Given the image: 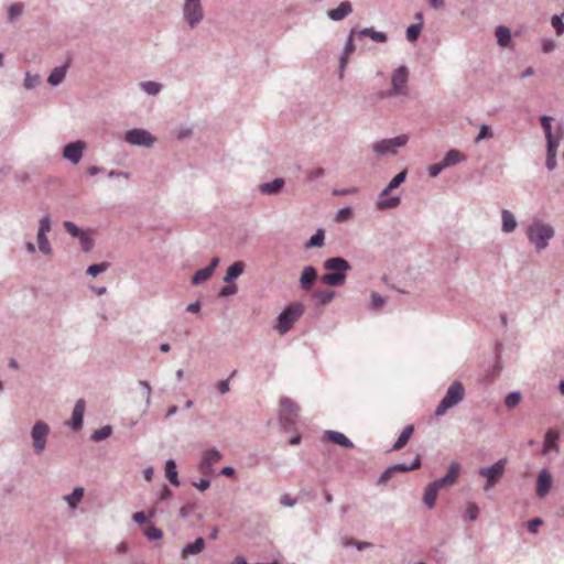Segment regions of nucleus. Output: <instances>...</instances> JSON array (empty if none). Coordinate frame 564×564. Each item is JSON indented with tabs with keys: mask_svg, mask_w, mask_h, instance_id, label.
Here are the masks:
<instances>
[{
	"mask_svg": "<svg viewBox=\"0 0 564 564\" xmlns=\"http://www.w3.org/2000/svg\"><path fill=\"white\" fill-rule=\"evenodd\" d=\"M541 46L543 53L549 54L556 48V42L552 39H544L542 40Z\"/></svg>",
	"mask_w": 564,
	"mask_h": 564,
	"instance_id": "obj_60",
	"label": "nucleus"
},
{
	"mask_svg": "<svg viewBox=\"0 0 564 564\" xmlns=\"http://www.w3.org/2000/svg\"><path fill=\"white\" fill-rule=\"evenodd\" d=\"M351 214H352V210L350 207H343L337 210L335 220L339 221V223L345 221L348 218H350Z\"/></svg>",
	"mask_w": 564,
	"mask_h": 564,
	"instance_id": "obj_56",
	"label": "nucleus"
},
{
	"mask_svg": "<svg viewBox=\"0 0 564 564\" xmlns=\"http://www.w3.org/2000/svg\"><path fill=\"white\" fill-rule=\"evenodd\" d=\"M446 167L443 166V162H440V163H436V164H433L429 167V176L434 178L436 177L443 170H445Z\"/></svg>",
	"mask_w": 564,
	"mask_h": 564,
	"instance_id": "obj_63",
	"label": "nucleus"
},
{
	"mask_svg": "<svg viewBox=\"0 0 564 564\" xmlns=\"http://www.w3.org/2000/svg\"><path fill=\"white\" fill-rule=\"evenodd\" d=\"M324 175H325V170L323 167H317V169H314V170L307 172V180L312 182V181L323 177Z\"/></svg>",
	"mask_w": 564,
	"mask_h": 564,
	"instance_id": "obj_62",
	"label": "nucleus"
},
{
	"mask_svg": "<svg viewBox=\"0 0 564 564\" xmlns=\"http://www.w3.org/2000/svg\"><path fill=\"white\" fill-rule=\"evenodd\" d=\"M86 149V142L82 140H77L70 143H67L63 149V158L69 161L73 164H77L80 162L84 151Z\"/></svg>",
	"mask_w": 564,
	"mask_h": 564,
	"instance_id": "obj_11",
	"label": "nucleus"
},
{
	"mask_svg": "<svg viewBox=\"0 0 564 564\" xmlns=\"http://www.w3.org/2000/svg\"><path fill=\"white\" fill-rule=\"evenodd\" d=\"M553 484V478L551 473L547 469H542L539 473L538 479H536V496L542 499L544 498Z\"/></svg>",
	"mask_w": 564,
	"mask_h": 564,
	"instance_id": "obj_13",
	"label": "nucleus"
},
{
	"mask_svg": "<svg viewBox=\"0 0 564 564\" xmlns=\"http://www.w3.org/2000/svg\"><path fill=\"white\" fill-rule=\"evenodd\" d=\"M546 139V153L557 155V148L560 144L561 135L547 137Z\"/></svg>",
	"mask_w": 564,
	"mask_h": 564,
	"instance_id": "obj_42",
	"label": "nucleus"
},
{
	"mask_svg": "<svg viewBox=\"0 0 564 564\" xmlns=\"http://www.w3.org/2000/svg\"><path fill=\"white\" fill-rule=\"evenodd\" d=\"M213 273L207 269L206 267L203 269H199L193 276H192V284L198 285L204 283L205 281L209 280Z\"/></svg>",
	"mask_w": 564,
	"mask_h": 564,
	"instance_id": "obj_36",
	"label": "nucleus"
},
{
	"mask_svg": "<svg viewBox=\"0 0 564 564\" xmlns=\"http://www.w3.org/2000/svg\"><path fill=\"white\" fill-rule=\"evenodd\" d=\"M560 434L555 430H547L544 435V444L542 448L543 454H547L550 452L560 453V446L557 444V440Z\"/></svg>",
	"mask_w": 564,
	"mask_h": 564,
	"instance_id": "obj_16",
	"label": "nucleus"
},
{
	"mask_svg": "<svg viewBox=\"0 0 564 564\" xmlns=\"http://www.w3.org/2000/svg\"><path fill=\"white\" fill-rule=\"evenodd\" d=\"M110 267V263L107 261L100 263H94L87 268V274L90 276H97L98 274L105 272Z\"/></svg>",
	"mask_w": 564,
	"mask_h": 564,
	"instance_id": "obj_41",
	"label": "nucleus"
},
{
	"mask_svg": "<svg viewBox=\"0 0 564 564\" xmlns=\"http://www.w3.org/2000/svg\"><path fill=\"white\" fill-rule=\"evenodd\" d=\"M506 464L507 459L502 458L490 466H485L479 469L478 474L486 478L485 490H490L497 485L505 473Z\"/></svg>",
	"mask_w": 564,
	"mask_h": 564,
	"instance_id": "obj_8",
	"label": "nucleus"
},
{
	"mask_svg": "<svg viewBox=\"0 0 564 564\" xmlns=\"http://www.w3.org/2000/svg\"><path fill=\"white\" fill-rule=\"evenodd\" d=\"M84 412L85 401L84 399H79L74 405L70 420L67 421L66 424L74 431L79 430L83 426Z\"/></svg>",
	"mask_w": 564,
	"mask_h": 564,
	"instance_id": "obj_14",
	"label": "nucleus"
},
{
	"mask_svg": "<svg viewBox=\"0 0 564 564\" xmlns=\"http://www.w3.org/2000/svg\"><path fill=\"white\" fill-rule=\"evenodd\" d=\"M284 184L285 181L283 178L276 177L272 182L260 184L259 192L263 195H275L282 191Z\"/></svg>",
	"mask_w": 564,
	"mask_h": 564,
	"instance_id": "obj_20",
	"label": "nucleus"
},
{
	"mask_svg": "<svg viewBox=\"0 0 564 564\" xmlns=\"http://www.w3.org/2000/svg\"><path fill=\"white\" fill-rule=\"evenodd\" d=\"M413 425H406L399 435L395 443L392 445V451H400L401 448H403L406 445L408 441L410 440L411 435L413 434Z\"/></svg>",
	"mask_w": 564,
	"mask_h": 564,
	"instance_id": "obj_28",
	"label": "nucleus"
},
{
	"mask_svg": "<svg viewBox=\"0 0 564 564\" xmlns=\"http://www.w3.org/2000/svg\"><path fill=\"white\" fill-rule=\"evenodd\" d=\"M466 160V156L458 150H449L444 159L443 166L448 167Z\"/></svg>",
	"mask_w": 564,
	"mask_h": 564,
	"instance_id": "obj_30",
	"label": "nucleus"
},
{
	"mask_svg": "<svg viewBox=\"0 0 564 564\" xmlns=\"http://www.w3.org/2000/svg\"><path fill=\"white\" fill-rule=\"evenodd\" d=\"M197 509V503L187 502L180 509V518L187 519Z\"/></svg>",
	"mask_w": 564,
	"mask_h": 564,
	"instance_id": "obj_52",
	"label": "nucleus"
},
{
	"mask_svg": "<svg viewBox=\"0 0 564 564\" xmlns=\"http://www.w3.org/2000/svg\"><path fill=\"white\" fill-rule=\"evenodd\" d=\"M317 280V270L313 265L305 267L300 276V285L303 290H310Z\"/></svg>",
	"mask_w": 564,
	"mask_h": 564,
	"instance_id": "obj_17",
	"label": "nucleus"
},
{
	"mask_svg": "<svg viewBox=\"0 0 564 564\" xmlns=\"http://www.w3.org/2000/svg\"><path fill=\"white\" fill-rule=\"evenodd\" d=\"M496 37H497V43L502 46V47H507L511 41V31L509 28L505 26V25H499L497 26L496 29Z\"/></svg>",
	"mask_w": 564,
	"mask_h": 564,
	"instance_id": "obj_31",
	"label": "nucleus"
},
{
	"mask_svg": "<svg viewBox=\"0 0 564 564\" xmlns=\"http://www.w3.org/2000/svg\"><path fill=\"white\" fill-rule=\"evenodd\" d=\"M406 178V171H401L398 173L388 184L386 188L381 191L377 200V207L379 209L394 208L400 204V197L393 196L389 199H383V196H387L392 189L399 187Z\"/></svg>",
	"mask_w": 564,
	"mask_h": 564,
	"instance_id": "obj_6",
	"label": "nucleus"
},
{
	"mask_svg": "<svg viewBox=\"0 0 564 564\" xmlns=\"http://www.w3.org/2000/svg\"><path fill=\"white\" fill-rule=\"evenodd\" d=\"M51 228H52V221H51V218L48 216H43L40 221H39V229H37V235H47V232L51 231Z\"/></svg>",
	"mask_w": 564,
	"mask_h": 564,
	"instance_id": "obj_46",
	"label": "nucleus"
},
{
	"mask_svg": "<svg viewBox=\"0 0 564 564\" xmlns=\"http://www.w3.org/2000/svg\"><path fill=\"white\" fill-rule=\"evenodd\" d=\"M79 242L83 251L85 252L90 251L94 246L93 239L85 232L82 237H79Z\"/></svg>",
	"mask_w": 564,
	"mask_h": 564,
	"instance_id": "obj_59",
	"label": "nucleus"
},
{
	"mask_svg": "<svg viewBox=\"0 0 564 564\" xmlns=\"http://www.w3.org/2000/svg\"><path fill=\"white\" fill-rule=\"evenodd\" d=\"M37 238V245H39V250L43 253V254H51L53 249L51 247V243L47 239V237L44 235H37L36 236Z\"/></svg>",
	"mask_w": 564,
	"mask_h": 564,
	"instance_id": "obj_45",
	"label": "nucleus"
},
{
	"mask_svg": "<svg viewBox=\"0 0 564 564\" xmlns=\"http://www.w3.org/2000/svg\"><path fill=\"white\" fill-rule=\"evenodd\" d=\"M462 466L457 462H452L448 466V470L446 473V477L449 478L451 482L455 484L458 479Z\"/></svg>",
	"mask_w": 564,
	"mask_h": 564,
	"instance_id": "obj_43",
	"label": "nucleus"
},
{
	"mask_svg": "<svg viewBox=\"0 0 564 564\" xmlns=\"http://www.w3.org/2000/svg\"><path fill=\"white\" fill-rule=\"evenodd\" d=\"M551 25L557 35L564 34V22L561 15L554 14L551 18Z\"/></svg>",
	"mask_w": 564,
	"mask_h": 564,
	"instance_id": "obj_49",
	"label": "nucleus"
},
{
	"mask_svg": "<svg viewBox=\"0 0 564 564\" xmlns=\"http://www.w3.org/2000/svg\"><path fill=\"white\" fill-rule=\"evenodd\" d=\"M323 438L325 441L334 442L344 448L354 447V443L346 435L337 431H325Z\"/></svg>",
	"mask_w": 564,
	"mask_h": 564,
	"instance_id": "obj_19",
	"label": "nucleus"
},
{
	"mask_svg": "<svg viewBox=\"0 0 564 564\" xmlns=\"http://www.w3.org/2000/svg\"><path fill=\"white\" fill-rule=\"evenodd\" d=\"M494 137L492 128L488 124H480L479 127V133L475 138L474 142L477 144L481 142L482 140H489Z\"/></svg>",
	"mask_w": 564,
	"mask_h": 564,
	"instance_id": "obj_40",
	"label": "nucleus"
},
{
	"mask_svg": "<svg viewBox=\"0 0 564 564\" xmlns=\"http://www.w3.org/2000/svg\"><path fill=\"white\" fill-rule=\"evenodd\" d=\"M126 141L132 145H141V129L135 128L127 132Z\"/></svg>",
	"mask_w": 564,
	"mask_h": 564,
	"instance_id": "obj_44",
	"label": "nucleus"
},
{
	"mask_svg": "<svg viewBox=\"0 0 564 564\" xmlns=\"http://www.w3.org/2000/svg\"><path fill=\"white\" fill-rule=\"evenodd\" d=\"M112 434V427L110 425H105L93 432L90 440L94 442H100L108 438Z\"/></svg>",
	"mask_w": 564,
	"mask_h": 564,
	"instance_id": "obj_35",
	"label": "nucleus"
},
{
	"mask_svg": "<svg viewBox=\"0 0 564 564\" xmlns=\"http://www.w3.org/2000/svg\"><path fill=\"white\" fill-rule=\"evenodd\" d=\"M394 471L391 466H389L378 478L377 485H387L388 481L394 476Z\"/></svg>",
	"mask_w": 564,
	"mask_h": 564,
	"instance_id": "obj_54",
	"label": "nucleus"
},
{
	"mask_svg": "<svg viewBox=\"0 0 564 564\" xmlns=\"http://www.w3.org/2000/svg\"><path fill=\"white\" fill-rule=\"evenodd\" d=\"M469 521H475L479 516V508L476 503L471 502L468 505L465 513Z\"/></svg>",
	"mask_w": 564,
	"mask_h": 564,
	"instance_id": "obj_53",
	"label": "nucleus"
},
{
	"mask_svg": "<svg viewBox=\"0 0 564 564\" xmlns=\"http://www.w3.org/2000/svg\"><path fill=\"white\" fill-rule=\"evenodd\" d=\"M63 226L72 237L79 239V237L84 235V231L80 228H78L73 221L66 220L64 221Z\"/></svg>",
	"mask_w": 564,
	"mask_h": 564,
	"instance_id": "obj_47",
	"label": "nucleus"
},
{
	"mask_svg": "<svg viewBox=\"0 0 564 564\" xmlns=\"http://www.w3.org/2000/svg\"><path fill=\"white\" fill-rule=\"evenodd\" d=\"M525 236L534 246L538 252L543 251L549 246V241L555 236V229L552 225L541 219H533L527 227Z\"/></svg>",
	"mask_w": 564,
	"mask_h": 564,
	"instance_id": "obj_1",
	"label": "nucleus"
},
{
	"mask_svg": "<svg viewBox=\"0 0 564 564\" xmlns=\"http://www.w3.org/2000/svg\"><path fill=\"white\" fill-rule=\"evenodd\" d=\"M205 547V540L197 538L193 543H188L182 549V556L184 558L200 553Z\"/></svg>",
	"mask_w": 564,
	"mask_h": 564,
	"instance_id": "obj_24",
	"label": "nucleus"
},
{
	"mask_svg": "<svg viewBox=\"0 0 564 564\" xmlns=\"http://www.w3.org/2000/svg\"><path fill=\"white\" fill-rule=\"evenodd\" d=\"M23 12V4L13 3L10 6L8 10V19L9 21H13L15 18L20 17Z\"/></svg>",
	"mask_w": 564,
	"mask_h": 564,
	"instance_id": "obj_51",
	"label": "nucleus"
},
{
	"mask_svg": "<svg viewBox=\"0 0 564 564\" xmlns=\"http://www.w3.org/2000/svg\"><path fill=\"white\" fill-rule=\"evenodd\" d=\"M438 489L435 488L434 485H432V482H430L425 489H424V494H423V502L424 505L431 509L434 507L435 505V501H436V498H437V494H438Z\"/></svg>",
	"mask_w": 564,
	"mask_h": 564,
	"instance_id": "obj_29",
	"label": "nucleus"
},
{
	"mask_svg": "<svg viewBox=\"0 0 564 564\" xmlns=\"http://www.w3.org/2000/svg\"><path fill=\"white\" fill-rule=\"evenodd\" d=\"M325 243V230L319 228L316 232L306 241L305 248H321Z\"/></svg>",
	"mask_w": 564,
	"mask_h": 564,
	"instance_id": "obj_32",
	"label": "nucleus"
},
{
	"mask_svg": "<svg viewBox=\"0 0 564 564\" xmlns=\"http://www.w3.org/2000/svg\"><path fill=\"white\" fill-rule=\"evenodd\" d=\"M221 453L217 448H209L204 452L199 468L204 474L213 471V466L221 459Z\"/></svg>",
	"mask_w": 564,
	"mask_h": 564,
	"instance_id": "obj_12",
	"label": "nucleus"
},
{
	"mask_svg": "<svg viewBox=\"0 0 564 564\" xmlns=\"http://www.w3.org/2000/svg\"><path fill=\"white\" fill-rule=\"evenodd\" d=\"M163 89V85L159 82H143V91L150 96L159 95Z\"/></svg>",
	"mask_w": 564,
	"mask_h": 564,
	"instance_id": "obj_37",
	"label": "nucleus"
},
{
	"mask_svg": "<svg viewBox=\"0 0 564 564\" xmlns=\"http://www.w3.org/2000/svg\"><path fill=\"white\" fill-rule=\"evenodd\" d=\"M68 64L55 67L47 77V83L52 86L59 85L67 73Z\"/></svg>",
	"mask_w": 564,
	"mask_h": 564,
	"instance_id": "obj_25",
	"label": "nucleus"
},
{
	"mask_svg": "<svg viewBox=\"0 0 564 564\" xmlns=\"http://www.w3.org/2000/svg\"><path fill=\"white\" fill-rule=\"evenodd\" d=\"M335 296V292L330 290L315 291L313 297L318 302L319 305L328 304Z\"/></svg>",
	"mask_w": 564,
	"mask_h": 564,
	"instance_id": "obj_33",
	"label": "nucleus"
},
{
	"mask_svg": "<svg viewBox=\"0 0 564 564\" xmlns=\"http://www.w3.org/2000/svg\"><path fill=\"white\" fill-rule=\"evenodd\" d=\"M465 389L459 381H454L447 389L445 397L435 409V416H443L449 409L464 400Z\"/></svg>",
	"mask_w": 564,
	"mask_h": 564,
	"instance_id": "obj_2",
	"label": "nucleus"
},
{
	"mask_svg": "<svg viewBox=\"0 0 564 564\" xmlns=\"http://www.w3.org/2000/svg\"><path fill=\"white\" fill-rule=\"evenodd\" d=\"M205 12L202 0H184L182 19L191 30H194L204 20Z\"/></svg>",
	"mask_w": 564,
	"mask_h": 564,
	"instance_id": "obj_5",
	"label": "nucleus"
},
{
	"mask_svg": "<svg viewBox=\"0 0 564 564\" xmlns=\"http://www.w3.org/2000/svg\"><path fill=\"white\" fill-rule=\"evenodd\" d=\"M552 117L547 116V115H543L541 116L540 118V122H541V126L544 130V133H545V138L547 137H552Z\"/></svg>",
	"mask_w": 564,
	"mask_h": 564,
	"instance_id": "obj_50",
	"label": "nucleus"
},
{
	"mask_svg": "<svg viewBox=\"0 0 564 564\" xmlns=\"http://www.w3.org/2000/svg\"><path fill=\"white\" fill-rule=\"evenodd\" d=\"M423 29L422 22L420 23H413L408 26L406 29V39L409 42H415L421 34Z\"/></svg>",
	"mask_w": 564,
	"mask_h": 564,
	"instance_id": "obj_39",
	"label": "nucleus"
},
{
	"mask_svg": "<svg viewBox=\"0 0 564 564\" xmlns=\"http://www.w3.org/2000/svg\"><path fill=\"white\" fill-rule=\"evenodd\" d=\"M346 272L347 271H330L329 273L322 275L321 281L329 286H340L346 281Z\"/></svg>",
	"mask_w": 564,
	"mask_h": 564,
	"instance_id": "obj_21",
	"label": "nucleus"
},
{
	"mask_svg": "<svg viewBox=\"0 0 564 564\" xmlns=\"http://www.w3.org/2000/svg\"><path fill=\"white\" fill-rule=\"evenodd\" d=\"M143 535L153 541L160 540L163 536V532L161 529L151 525L147 529H143Z\"/></svg>",
	"mask_w": 564,
	"mask_h": 564,
	"instance_id": "obj_48",
	"label": "nucleus"
},
{
	"mask_svg": "<svg viewBox=\"0 0 564 564\" xmlns=\"http://www.w3.org/2000/svg\"><path fill=\"white\" fill-rule=\"evenodd\" d=\"M409 69L405 65L397 67L391 75V88L381 94L382 98L405 96L408 94Z\"/></svg>",
	"mask_w": 564,
	"mask_h": 564,
	"instance_id": "obj_4",
	"label": "nucleus"
},
{
	"mask_svg": "<svg viewBox=\"0 0 564 564\" xmlns=\"http://www.w3.org/2000/svg\"><path fill=\"white\" fill-rule=\"evenodd\" d=\"M83 497H84V489L82 487H76V488H74L72 494H69L65 497V500L67 501L69 507L76 508L78 502L83 499Z\"/></svg>",
	"mask_w": 564,
	"mask_h": 564,
	"instance_id": "obj_34",
	"label": "nucleus"
},
{
	"mask_svg": "<svg viewBox=\"0 0 564 564\" xmlns=\"http://www.w3.org/2000/svg\"><path fill=\"white\" fill-rule=\"evenodd\" d=\"M354 33H355V30L352 29L347 37V41L345 43V46H344V50L343 52H345V55H350L355 52L356 50V46L354 44Z\"/></svg>",
	"mask_w": 564,
	"mask_h": 564,
	"instance_id": "obj_57",
	"label": "nucleus"
},
{
	"mask_svg": "<svg viewBox=\"0 0 564 564\" xmlns=\"http://www.w3.org/2000/svg\"><path fill=\"white\" fill-rule=\"evenodd\" d=\"M48 433L50 426L44 421H36L32 426L31 437L33 441V449L36 455L44 452Z\"/></svg>",
	"mask_w": 564,
	"mask_h": 564,
	"instance_id": "obj_10",
	"label": "nucleus"
},
{
	"mask_svg": "<svg viewBox=\"0 0 564 564\" xmlns=\"http://www.w3.org/2000/svg\"><path fill=\"white\" fill-rule=\"evenodd\" d=\"M245 270V263L242 261H236L228 267L227 272L224 276L225 283H232L237 280Z\"/></svg>",
	"mask_w": 564,
	"mask_h": 564,
	"instance_id": "obj_23",
	"label": "nucleus"
},
{
	"mask_svg": "<svg viewBox=\"0 0 564 564\" xmlns=\"http://www.w3.org/2000/svg\"><path fill=\"white\" fill-rule=\"evenodd\" d=\"M349 55H345V52H341L339 56V65H338V77L339 79H343L345 76V69L348 64Z\"/></svg>",
	"mask_w": 564,
	"mask_h": 564,
	"instance_id": "obj_58",
	"label": "nucleus"
},
{
	"mask_svg": "<svg viewBox=\"0 0 564 564\" xmlns=\"http://www.w3.org/2000/svg\"><path fill=\"white\" fill-rule=\"evenodd\" d=\"M40 83V76H32L30 73H26L23 86L25 89H33Z\"/></svg>",
	"mask_w": 564,
	"mask_h": 564,
	"instance_id": "obj_55",
	"label": "nucleus"
},
{
	"mask_svg": "<svg viewBox=\"0 0 564 564\" xmlns=\"http://www.w3.org/2000/svg\"><path fill=\"white\" fill-rule=\"evenodd\" d=\"M521 399H522V394H521L520 391L509 392L505 397V405L508 409H513V408H516L520 403Z\"/></svg>",
	"mask_w": 564,
	"mask_h": 564,
	"instance_id": "obj_38",
	"label": "nucleus"
},
{
	"mask_svg": "<svg viewBox=\"0 0 564 564\" xmlns=\"http://www.w3.org/2000/svg\"><path fill=\"white\" fill-rule=\"evenodd\" d=\"M323 267L327 271H350L351 264L341 257L328 258L324 261Z\"/></svg>",
	"mask_w": 564,
	"mask_h": 564,
	"instance_id": "obj_15",
	"label": "nucleus"
},
{
	"mask_svg": "<svg viewBox=\"0 0 564 564\" xmlns=\"http://www.w3.org/2000/svg\"><path fill=\"white\" fill-rule=\"evenodd\" d=\"M165 475L173 486H180L176 463L172 458H169L165 463Z\"/></svg>",
	"mask_w": 564,
	"mask_h": 564,
	"instance_id": "obj_26",
	"label": "nucleus"
},
{
	"mask_svg": "<svg viewBox=\"0 0 564 564\" xmlns=\"http://www.w3.org/2000/svg\"><path fill=\"white\" fill-rule=\"evenodd\" d=\"M279 421L284 430L293 427L299 419V406L289 398H282L280 401Z\"/></svg>",
	"mask_w": 564,
	"mask_h": 564,
	"instance_id": "obj_7",
	"label": "nucleus"
},
{
	"mask_svg": "<svg viewBox=\"0 0 564 564\" xmlns=\"http://www.w3.org/2000/svg\"><path fill=\"white\" fill-rule=\"evenodd\" d=\"M409 141L406 134H400L391 139L380 140L372 145V150L379 155H394L398 148L404 147Z\"/></svg>",
	"mask_w": 564,
	"mask_h": 564,
	"instance_id": "obj_9",
	"label": "nucleus"
},
{
	"mask_svg": "<svg viewBox=\"0 0 564 564\" xmlns=\"http://www.w3.org/2000/svg\"><path fill=\"white\" fill-rule=\"evenodd\" d=\"M352 12V4L349 1H343L336 9L327 11V17L332 21H341Z\"/></svg>",
	"mask_w": 564,
	"mask_h": 564,
	"instance_id": "obj_18",
	"label": "nucleus"
},
{
	"mask_svg": "<svg viewBox=\"0 0 564 564\" xmlns=\"http://www.w3.org/2000/svg\"><path fill=\"white\" fill-rule=\"evenodd\" d=\"M501 220H502L501 230L503 232L510 234L516 230L518 223H517L514 215L510 210H508V209L501 210Z\"/></svg>",
	"mask_w": 564,
	"mask_h": 564,
	"instance_id": "obj_22",
	"label": "nucleus"
},
{
	"mask_svg": "<svg viewBox=\"0 0 564 564\" xmlns=\"http://www.w3.org/2000/svg\"><path fill=\"white\" fill-rule=\"evenodd\" d=\"M304 305L300 302L288 305L278 316L275 329L281 334H286L293 324L303 315Z\"/></svg>",
	"mask_w": 564,
	"mask_h": 564,
	"instance_id": "obj_3",
	"label": "nucleus"
},
{
	"mask_svg": "<svg viewBox=\"0 0 564 564\" xmlns=\"http://www.w3.org/2000/svg\"><path fill=\"white\" fill-rule=\"evenodd\" d=\"M386 303V299L380 294L373 293L371 295V307L373 310H379Z\"/></svg>",
	"mask_w": 564,
	"mask_h": 564,
	"instance_id": "obj_61",
	"label": "nucleus"
},
{
	"mask_svg": "<svg viewBox=\"0 0 564 564\" xmlns=\"http://www.w3.org/2000/svg\"><path fill=\"white\" fill-rule=\"evenodd\" d=\"M542 519L541 518H534L530 521L527 522V525H528V530L530 533H536L538 532V528L542 524Z\"/></svg>",
	"mask_w": 564,
	"mask_h": 564,
	"instance_id": "obj_64",
	"label": "nucleus"
},
{
	"mask_svg": "<svg viewBox=\"0 0 564 564\" xmlns=\"http://www.w3.org/2000/svg\"><path fill=\"white\" fill-rule=\"evenodd\" d=\"M359 35L368 36L372 41L377 43H386L388 41V36L384 32L376 31L373 28H365L358 31Z\"/></svg>",
	"mask_w": 564,
	"mask_h": 564,
	"instance_id": "obj_27",
	"label": "nucleus"
}]
</instances>
